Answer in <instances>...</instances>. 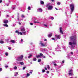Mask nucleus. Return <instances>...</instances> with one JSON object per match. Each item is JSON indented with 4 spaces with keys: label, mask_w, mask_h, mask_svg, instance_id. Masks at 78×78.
<instances>
[{
    "label": "nucleus",
    "mask_w": 78,
    "mask_h": 78,
    "mask_svg": "<svg viewBox=\"0 0 78 78\" xmlns=\"http://www.w3.org/2000/svg\"><path fill=\"white\" fill-rule=\"evenodd\" d=\"M4 23H7L8 21V20H4Z\"/></svg>",
    "instance_id": "4468645a"
},
{
    "label": "nucleus",
    "mask_w": 78,
    "mask_h": 78,
    "mask_svg": "<svg viewBox=\"0 0 78 78\" xmlns=\"http://www.w3.org/2000/svg\"><path fill=\"white\" fill-rule=\"evenodd\" d=\"M2 1L0 0V3H2Z\"/></svg>",
    "instance_id": "6e6d98bb"
},
{
    "label": "nucleus",
    "mask_w": 78,
    "mask_h": 78,
    "mask_svg": "<svg viewBox=\"0 0 78 78\" xmlns=\"http://www.w3.org/2000/svg\"><path fill=\"white\" fill-rule=\"evenodd\" d=\"M32 72H30L29 73H32Z\"/></svg>",
    "instance_id": "680f3d73"
},
{
    "label": "nucleus",
    "mask_w": 78,
    "mask_h": 78,
    "mask_svg": "<svg viewBox=\"0 0 78 78\" xmlns=\"http://www.w3.org/2000/svg\"><path fill=\"white\" fill-rule=\"evenodd\" d=\"M47 68L48 69H50V66H49V65H48L47 66Z\"/></svg>",
    "instance_id": "72a5a7b5"
},
{
    "label": "nucleus",
    "mask_w": 78,
    "mask_h": 78,
    "mask_svg": "<svg viewBox=\"0 0 78 78\" xmlns=\"http://www.w3.org/2000/svg\"><path fill=\"white\" fill-rule=\"evenodd\" d=\"M8 49L9 50H11V48H9Z\"/></svg>",
    "instance_id": "8fccbe9b"
},
{
    "label": "nucleus",
    "mask_w": 78,
    "mask_h": 78,
    "mask_svg": "<svg viewBox=\"0 0 78 78\" xmlns=\"http://www.w3.org/2000/svg\"><path fill=\"white\" fill-rule=\"evenodd\" d=\"M3 43H4V42H3V41H0V44H3Z\"/></svg>",
    "instance_id": "5701e85b"
},
{
    "label": "nucleus",
    "mask_w": 78,
    "mask_h": 78,
    "mask_svg": "<svg viewBox=\"0 0 78 78\" xmlns=\"http://www.w3.org/2000/svg\"><path fill=\"white\" fill-rule=\"evenodd\" d=\"M21 17L22 18H24V17H25V16H24V15H21Z\"/></svg>",
    "instance_id": "bb28decb"
},
{
    "label": "nucleus",
    "mask_w": 78,
    "mask_h": 78,
    "mask_svg": "<svg viewBox=\"0 0 78 78\" xmlns=\"http://www.w3.org/2000/svg\"><path fill=\"white\" fill-rule=\"evenodd\" d=\"M12 9L13 10H14V9H15V7H13L12 8Z\"/></svg>",
    "instance_id": "ea45409f"
},
{
    "label": "nucleus",
    "mask_w": 78,
    "mask_h": 78,
    "mask_svg": "<svg viewBox=\"0 0 78 78\" xmlns=\"http://www.w3.org/2000/svg\"><path fill=\"white\" fill-rule=\"evenodd\" d=\"M51 19L52 20H53V19H54V18L53 17H51Z\"/></svg>",
    "instance_id": "de8ad7c7"
},
{
    "label": "nucleus",
    "mask_w": 78,
    "mask_h": 78,
    "mask_svg": "<svg viewBox=\"0 0 78 78\" xmlns=\"http://www.w3.org/2000/svg\"><path fill=\"white\" fill-rule=\"evenodd\" d=\"M64 50H65V51H66V47H64L63 48Z\"/></svg>",
    "instance_id": "cd10ccee"
},
{
    "label": "nucleus",
    "mask_w": 78,
    "mask_h": 78,
    "mask_svg": "<svg viewBox=\"0 0 78 78\" xmlns=\"http://www.w3.org/2000/svg\"><path fill=\"white\" fill-rule=\"evenodd\" d=\"M23 55H21L18 58V61H20L23 59Z\"/></svg>",
    "instance_id": "39448f33"
},
{
    "label": "nucleus",
    "mask_w": 78,
    "mask_h": 78,
    "mask_svg": "<svg viewBox=\"0 0 78 78\" xmlns=\"http://www.w3.org/2000/svg\"><path fill=\"white\" fill-rule=\"evenodd\" d=\"M44 69H45L46 70H47V68L45 67L44 68Z\"/></svg>",
    "instance_id": "09e8293b"
},
{
    "label": "nucleus",
    "mask_w": 78,
    "mask_h": 78,
    "mask_svg": "<svg viewBox=\"0 0 78 78\" xmlns=\"http://www.w3.org/2000/svg\"><path fill=\"white\" fill-rule=\"evenodd\" d=\"M5 68H8V66H5Z\"/></svg>",
    "instance_id": "49530a36"
},
{
    "label": "nucleus",
    "mask_w": 78,
    "mask_h": 78,
    "mask_svg": "<svg viewBox=\"0 0 78 78\" xmlns=\"http://www.w3.org/2000/svg\"><path fill=\"white\" fill-rule=\"evenodd\" d=\"M40 44L42 47H45V46H47V44H44L42 42H41Z\"/></svg>",
    "instance_id": "6e6552de"
},
{
    "label": "nucleus",
    "mask_w": 78,
    "mask_h": 78,
    "mask_svg": "<svg viewBox=\"0 0 78 78\" xmlns=\"http://www.w3.org/2000/svg\"><path fill=\"white\" fill-rule=\"evenodd\" d=\"M46 50H47V49H44L43 50V51L44 52H45V51H46Z\"/></svg>",
    "instance_id": "7c9ffc66"
},
{
    "label": "nucleus",
    "mask_w": 78,
    "mask_h": 78,
    "mask_svg": "<svg viewBox=\"0 0 78 78\" xmlns=\"http://www.w3.org/2000/svg\"><path fill=\"white\" fill-rule=\"evenodd\" d=\"M30 25H33V23H31Z\"/></svg>",
    "instance_id": "864d4df0"
},
{
    "label": "nucleus",
    "mask_w": 78,
    "mask_h": 78,
    "mask_svg": "<svg viewBox=\"0 0 78 78\" xmlns=\"http://www.w3.org/2000/svg\"><path fill=\"white\" fill-rule=\"evenodd\" d=\"M36 58H34L33 59V61H36Z\"/></svg>",
    "instance_id": "f704fd0d"
},
{
    "label": "nucleus",
    "mask_w": 78,
    "mask_h": 78,
    "mask_svg": "<svg viewBox=\"0 0 78 78\" xmlns=\"http://www.w3.org/2000/svg\"><path fill=\"white\" fill-rule=\"evenodd\" d=\"M5 55L6 56H8V53H5Z\"/></svg>",
    "instance_id": "473e14b6"
},
{
    "label": "nucleus",
    "mask_w": 78,
    "mask_h": 78,
    "mask_svg": "<svg viewBox=\"0 0 78 78\" xmlns=\"http://www.w3.org/2000/svg\"><path fill=\"white\" fill-rule=\"evenodd\" d=\"M26 68L25 67H23V70H25Z\"/></svg>",
    "instance_id": "37998d69"
},
{
    "label": "nucleus",
    "mask_w": 78,
    "mask_h": 78,
    "mask_svg": "<svg viewBox=\"0 0 78 78\" xmlns=\"http://www.w3.org/2000/svg\"><path fill=\"white\" fill-rule=\"evenodd\" d=\"M47 73H49V71H48L47 72Z\"/></svg>",
    "instance_id": "3c124183"
},
{
    "label": "nucleus",
    "mask_w": 78,
    "mask_h": 78,
    "mask_svg": "<svg viewBox=\"0 0 78 78\" xmlns=\"http://www.w3.org/2000/svg\"><path fill=\"white\" fill-rule=\"evenodd\" d=\"M62 63H64V61H62Z\"/></svg>",
    "instance_id": "4d7b16f0"
},
{
    "label": "nucleus",
    "mask_w": 78,
    "mask_h": 78,
    "mask_svg": "<svg viewBox=\"0 0 78 78\" xmlns=\"http://www.w3.org/2000/svg\"><path fill=\"white\" fill-rule=\"evenodd\" d=\"M40 57L41 56H43V54L42 53H40Z\"/></svg>",
    "instance_id": "4be33fe9"
},
{
    "label": "nucleus",
    "mask_w": 78,
    "mask_h": 78,
    "mask_svg": "<svg viewBox=\"0 0 78 78\" xmlns=\"http://www.w3.org/2000/svg\"><path fill=\"white\" fill-rule=\"evenodd\" d=\"M59 30L60 33L62 34H63V32L62 31V27H60L59 28Z\"/></svg>",
    "instance_id": "1a4fd4ad"
},
{
    "label": "nucleus",
    "mask_w": 78,
    "mask_h": 78,
    "mask_svg": "<svg viewBox=\"0 0 78 78\" xmlns=\"http://www.w3.org/2000/svg\"><path fill=\"white\" fill-rule=\"evenodd\" d=\"M54 65L55 66H56V64H55Z\"/></svg>",
    "instance_id": "0e129e2a"
},
{
    "label": "nucleus",
    "mask_w": 78,
    "mask_h": 78,
    "mask_svg": "<svg viewBox=\"0 0 78 78\" xmlns=\"http://www.w3.org/2000/svg\"><path fill=\"white\" fill-rule=\"evenodd\" d=\"M42 57H43V58H46V57H45V56H44V55H43V56H42Z\"/></svg>",
    "instance_id": "58836bf2"
},
{
    "label": "nucleus",
    "mask_w": 78,
    "mask_h": 78,
    "mask_svg": "<svg viewBox=\"0 0 78 78\" xmlns=\"http://www.w3.org/2000/svg\"><path fill=\"white\" fill-rule=\"evenodd\" d=\"M44 27H48V25H47V24H44Z\"/></svg>",
    "instance_id": "b1692460"
},
{
    "label": "nucleus",
    "mask_w": 78,
    "mask_h": 78,
    "mask_svg": "<svg viewBox=\"0 0 78 78\" xmlns=\"http://www.w3.org/2000/svg\"><path fill=\"white\" fill-rule=\"evenodd\" d=\"M2 71V69L1 68H0V72Z\"/></svg>",
    "instance_id": "a19ab883"
},
{
    "label": "nucleus",
    "mask_w": 78,
    "mask_h": 78,
    "mask_svg": "<svg viewBox=\"0 0 78 78\" xmlns=\"http://www.w3.org/2000/svg\"><path fill=\"white\" fill-rule=\"evenodd\" d=\"M60 4V3L59 2H58V3H57V5H59Z\"/></svg>",
    "instance_id": "c03bdc74"
},
{
    "label": "nucleus",
    "mask_w": 78,
    "mask_h": 78,
    "mask_svg": "<svg viewBox=\"0 0 78 78\" xmlns=\"http://www.w3.org/2000/svg\"><path fill=\"white\" fill-rule=\"evenodd\" d=\"M70 39L72 41L69 43V45H70L69 48L72 50H73L75 47L74 45H76V35H74V36L70 37Z\"/></svg>",
    "instance_id": "f257e3e1"
},
{
    "label": "nucleus",
    "mask_w": 78,
    "mask_h": 78,
    "mask_svg": "<svg viewBox=\"0 0 78 78\" xmlns=\"http://www.w3.org/2000/svg\"><path fill=\"white\" fill-rule=\"evenodd\" d=\"M17 19L18 21H19V16H17Z\"/></svg>",
    "instance_id": "e433bc0d"
},
{
    "label": "nucleus",
    "mask_w": 78,
    "mask_h": 78,
    "mask_svg": "<svg viewBox=\"0 0 78 78\" xmlns=\"http://www.w3.org/2000/svg\"><path fill=\"white\" fill-rule=\"evenodd\" d=\"M51 0V1L52 2H54V1L55 0Z\"/></svg>",
    "instance_id": "052dcab7"
},
{
    "label": "nucleus",
    "mask_w": 78,
    "mask_h": 78,
    "mask_svg": "<svg viewBox=\"0 0 78 78\" xmlns=\"http://www.w3.org/2000/svg\"><path fill=\"white\" fill-rule=\"evenodd\" d=\"M52 36V33H50L48 35V37H50Z\"/></svg>",
    "instance_id": "ddd939ff"
},
{
    "label": "nucleus",
    "mask_w": 78,
    "mask_h": 78,
    "mask_svg": "<svg viewBox=\"0 0 78 78\" xmlns=\"http://www.w3.org/2000/svg\"><path fill=\"white\" fill-rule=\"evenodd\" d=\"M45 69H43L42 70V71L43 72H45Z\"/></svg>",
    "instance_id": "79ce46f5"
},
{
    "label": "nucleus",
    "mask_w": 78,
    "mask_h": 78,
    "mask_svg": "<svg viewBox=\"0 0 78 78\" xmlns=\"http://www.w3.org/2000/svg\"><path fill=\"white\" fill-rule=\"evenodd\" d=\"M35 56L37 58H40L41 57L40 55H36Z\"/></svg>",
    "instance_id": "dca6fc26"
},
{
    "label": "nucleus",
    "mask_w": 78,
    "mask_h": 78,
    "mask_svg": "<svg viewBox=\"0 0 78 78\" xmlns=\"http://www.w3.org/2000/svg\"><path fill=\"white\" fill-rule=\"evenodd\" d=\"M6 5L7 6H9V4H8V3H7L6 4Z\"/></svg>",
    "instance_id": "a18cd8bd"
},
{
    "label": "nucleus",
    "mask_w": 78,
    "mask_h": 78,
    "mask_svg": "<svg viewBox=\"0 0 78 78\" xmlns=\"http://www.w3.org/2000/svg\"><path fill=\"white\" fill-rule=\"evenodd\" d=\"M3 26H4V27H8V25H7V24H4L3 25Z\"/></svg>",
    "instance_id": "aec40b11"
},
{
    "label": "nucleus",
    "mask_w": 78,
    "mask_h": 78,
    "mask_svg": "<svg viewBox=\"0 0 78 78\" xmlns=\"http://www.w3.org/2000/svg\"><path fill=\"white\" fill-rule=\"evenodd\" d=\"M52 39L53 40H55V38H52Z\"/></svg>",
    "instance_id": "e2e57ef3"
},
{
    "label": "nucleus",
    "mask_w": 78,
    "mask_h": 78,
    "mask_svg": "<svg viewBox=\"0 0 78 78\" xmlns=\"http://www.w3.org/2000/svg\"><path fill=\"white\" fill-rule=\"evenodd\" d=\"M15 33H19V31L18 30H16L15 31Z\"/></svg>",
    "instance_id": "c9c22d12"
},
{
    "label": "nucleus",
    "mask_w": 78,
    "mask_h": 78,
    "mask_svg": "<svg viewBox=\"0 0 78 78\" xmlns=\"http://www.w3.org/2000/svg\"><path fill=\"white\" fill-rule=\"evenodd\" d=\"M55 8L56 10H58V9L56 8V7H55Z\"/></svg>",
    "instance_id": "5fc2aeb1"
},
{
    "label": "nucleus",
    "mask_w": 78,
    "mask_h": 78,
    "mask_svg": "<svg viewBox=\"0 0 78 78\" xmlns=\"http://www.w3.org/2000/svg\"><path fill=\"white\" fill-rule=\"evenodd\" d=\"M20 64L21 65L23 66V65H24V63L23 62H20Z\"/></svg>",
    "instance_id": "6ab92c4d"
},
{
    "label": "nucleus",
    "mask_w": 78,
    "mask_h": 78,
    "mask_svg": "<svg viewBox=\"0 0 78 78\" xmlns=\"http://www.w3.org/2000/svg\"><path fill=\"white\" fill-rule=\"evenodd\" d=\"M47 41V39H45L44 40V41Z\"/></svg>",
    "instance_id": "bf43d9fd"
},
{
    "label": "nucleus",
    "mask_w": 78,
    "mask_h": 78,
    "mask_svg": "<svg viewBox=\"0 0 78 78\" xmlns=\"http://www.w3.org/2000/svg\"><path fill=\"white\" fill-rule=\"evenodd\" d=\"M21 31L22 32L23 35H26L27 32L25 31V28L21 27Z\"/></svg>",
    "instance_id": "20e7f679"
},
{
    "label": "nucleus",
    "mask_w": 78,
    "mask_h": 78,
    "mask_svg": "<svg viewBox=\"0 0 78 78\" xmlns=\"http://www.w3.org/2000/svg\"><path fill=\"white\" fill-rule=\"evenodd\" d=\"M41 61V59H39L38 60V62H40Z\"/></svg>",
    "instance_id": "393cba45"
},
{
    "label": "nucleus",
    "mask_w": 78,
    "mask_h": 78,
    "mask_svg": "<svg viewBox=\"0 0 78 78\" xmlns=\"http://www.w3.org/2000/svg\"><path fill=\"white\" fill-rule=\"evenodd\" d=\"M34 23H40L38 21H34Z\"/></svg>",
    "instance_id": "c85d7f7f"
},
{
    "label": "nucleus",
    "mask_w": 78,
    "mask_h": 78,
    "mask_svg": "<svg viewBox=\"0 0 78 78\" xmlns=\"http://www.w3.org/2000/svg\"><path fill=\"white\" fill-rule=\"evenodd\" d=\"M19 25H21V23L20 22H19Z\"/></svg>",
    "instance_id": "13d9d810"
},
{
    "label": "nucleus",
    "mask_w": 78,
    "mask_h": 78,
    "mask_svg": "<svg viewBox=\"0 0 78 78\" xmlns=\"http://www.w3.org/2000/svg\"><path fill=\"white\" fill-rule=\"evenodd\" d=\"M18 35H19V34H20V35H22L23 34L22 32H18Z\"/></svg>",
    "instance_id": "2eb2a0df"
},
{
    "label": "nucleus",
    "mask_w": 78,
    "mask_h": 78,
    "mask_svg": "<svg viewBox=\"0 0 78 78\" xmlns=\"http://www.w3.org/2000/svg\"><path fill=\"white\" fill-rule=\"evenodd\" d=\"M46 7L47 8L48 10H52L53 9V6L51 5V3H48L46 5Z\"/></svg>",
    "instance_id": "f03ea898"
},
{
    "label": "nucleus",
    "mask_w": 78,
    "mask_h": 78,
    "mask_svg": "<svg viewBox=\"0 0 78 78\" xmlns=\"http://www.w3.org/2000/svg\"><path fill=\"white\" fill-rule=\"evenodd\" d=\"M16 75H15V76H17V75L18 74V72H16Z\"/></svg>",
    "instance_id": "4c0bfd02"
},
{
    "label": "nucleus",
    "mask_w": 78,
    "mask_h": 78,
    "mask_svg": "<svg viewBox=\"0 0 78 78\" xmlns=\"http://www.w3.org/2000/svg\"><path fill=\"white\" fill-rule=\"evenodd\" d=\"M10 42H12V43H13V44H14V43H15V41H14V40H12Z\"/></svg>",
    "instance_id": "f3484780"
},
{
    "label": "nucleus",
    "mask_w": 78,
    "mask_h": 78,
    "mask_svg": "<svg viewBox=\"0 0 78 78\" xmlns=\"http://www.w3.org/2000/svg\"><path fill=\"white\" fill-rule=\"evenodd\" d=\"M37 11H38V12H42V9L41 8H39L38 9Z\"/></svg>",
    "instance_id": "f8f14e48"
},
{
    "label": "nucleus",
    "mask_w": 78,
    "mask_h": 78,
    "mask_svg": "<svg viewBox=\"0 0 78 78\" xmlns=\"http://www.w3.org/2000/svg\"><path fill=\"white\" fill-rule=\"evenodd\" d=\"M55 51H61V48H59V45H57V48H55Z\"/></svg>",
    "instance_id": "423d86ee"
},
{
    "label": "nucleus",
    "mask_w": 78,
    "mask_h": 78,
    "mask_svg": "<svg viewBox=\"0 0 78 78\" xmlns=\"http://www.w3.org/2000/svg\"><path fill=\"white\" fill-rule=\"evenodd\" d=\"M40 3H41V5H44V2L42 1H40Z\"/></svg>",
    "instance_id": "a211bd4d"
},
{
    "label": "nucleus",
    "mask_w": 78,
    "mask_h": 78,
    "mask_svg": "<svg viewBox=\"0 0 78 78\" xmlns=\"http://www.w3.org/2000/svg\"><path fill=\"white\" fill-rule=\"evenodd\" d=\"M28 58L29 59L31 58V57L33 56V54H29Z\"/></svg>",
    "instance_id": "9d476101"
},
{
    "label": "nucleus",
    "mask_w": 78,
    "mask_h": 78,
    "mask_svg": "<svg viewBox=\"0 0 78 78\" xmlns=\"http://www.w3.org/2000/svg\"><path fill=\"white\" fill-rule=\"evenodd\" d=\"M68 75L70 76H72V75H73V70H72V69L69 70Z\"/></svg>",
    "instance_id": "0eeeda50"
},
{
    "label": "nucleus",
    "mask_w": 78,
    "mask_h": 78,
    "mask_svg": "<svg viewBox=\"0 0 78 78\" xmlns=\"http://www.w3.org/2000/svg\"><path fill=\"white\" fill-rule=\"evenodd\" d=\"M30 75V74L27 73V76H29Z\"/></svg>",
    "instance_id": "c756f323"
},
{
    "label": "nucleus",
    "mask_w": 78,
    "mask_h": 78,
    "mask_svg": "<svg viewBox=\"0 0 78 78\" xmlns=\"http://www.w3.org/2000/svg\"><path fill=\"white\" fill-rule=\"evenodd\" d=\"M30 64H32V62H30Z\"/></svg>",
    "instance_id": "69168bd1"
},
{
    "label": "nucleus",
    "mask_w": 78,
    "mask_h": 78,
    "mask_svg": "<svg viewBox=\"0 0 78 78\" xmlns=\"http://www.w3.org/2000/svg\"><path fill=\"white\" fill-rule=\"evenodd\" d=\"M70 8L71 9V12H70V13L71 14H72L73 11L74 10V4H70Z\"/></svg>",
    "instance_id": "7ed1b4c3"
},
{
    "label": "nucleus",
    "mask_w": 78,
    "mask_h": 78,
    "mask_svg": "<svg viewBox=\"0 0 78 78\" xmlns=\"http://www.w3.org/2000/svg\"><path fill=\"white\" fill-rule=\"evenodd\" d=\"M27 9H28V10H30V9H31V7L30 6H29L28 7Z\"/></svg>",
    "instance_id": "a878e982"
},
{
    "label": "nucleus",
    "mask_w": 78,
    "mask_h": 78,
    "mask_svg": "<svg viewBox=\"0 0 78 78\" xmlns=\"http://www.w3.org/2000/svg\"><path fill=\"white\" fill-rule=\"evenodd\" d=\"M70 55H73V52H71L70 53Z\"/></svg>",
    "instance_id": "2f4dec72"
},
{
    "label": "nucleus",
    "mask_w": 78,
    "mask_h": 78,
    "mask_svg": "<svg viewBox=\"0 0 78 78\" xmlns=\"http://www.w3.org/2000/svg\"><path fill=\"white\" fill-rule=\"evenodd\" d=\"M23 39H21V42H23Z\"/></svg>",
    "instance_id": "603ef678"
},
{
    "label": "nucleus",
    "mask_w": 78,
    "mask_h": 78,
    "mask_svg": "<svg viewBox=\"0 0 78 78\" xmlns=\"http://www.w3.org/2000/svg\"><path fill=\"white\" fill-rule=\"evenodd\" d=\"M69 78H73V77H70Z\"/></svg>",
    "instance_id": "774afa93"
},
{
    "label": "nucleus",
    "mask_w": 78,
    "mask_h": 78,
    "mask_svg": "<svg viewBox=\"0 0 78 78\" xmlns=\"http://www.w3.org/2000/svg\"><path fill=\"white\" fill-rule=\"evenodd\" d=\"M52 54H53V55H55V53H54V52H53Z\"/></svg>",
    "instance_id": "338daca9"
},
{
    "label": "nucleus",
    "mask_w": 78,
    "mask_h": 78,
    "mask_svg": "<svg viewBox=\"0 0 78 78\" xmlns=\"http://www.w3.org/2000/svg\"><path fill=\"white\" fill-rule=\"evenodd\" d=\"M14 68L15 70H17V67L16 66H15L14 67Z\"/></svg>",
    "instance_id": "412c9836"
},
{
    "label": "nucleus",
    "mask_w": 78,
    "mask_h": 78,
    "mask_svg": "<svg viewBox=\"0 0 78 78\" xmlns=\"http://www.w3.org/2000/svg\"><path fill=\"white\" fill-rule=\"evenodd\" d=\"M55 37H56L57 39H59L61 38V36H59V35H55Z\"/></svg>",
    "instance_id": "9b49d317"
}]
</instances>
